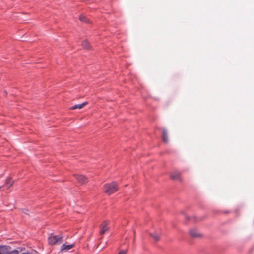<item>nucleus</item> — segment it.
Returning <instances> with one entry per match:
<instances>
[{
	"instance_id": "nucleus-1",
	"label": "nucleus",
	"mask_w": 254,
	"mask_h": 254,
	"mask_svg": "<svg viewBox=\"0 0 254 254\" xmlns=\"http://www.w3.org/2000/svg\"><path fill=\"white\" fill-rule=\"evenodd\" d=\"M104 192L110 195L118 190V186L116 182H112L105 184L104 186Z\"/></svg>"
},
{
	"instance_id": "nucleus-4",
	"label": "nucleus",
	"mask_w": 254,
	"mask_h": 254,
	"mask_svg": "<svg viewBox=\"0 0 254 254\" xmlns=\"http://www.w3.org/2000/svg\"><path fill=\"white\" fill-rule=\"evenodd\" d=\"M11 250V247L7 245L0 246V254H7Z\"/></svg>"
},
{
	"instance_id": "nucleus-14",
	"label": "nucleus",
	"mask_w": 254,
	"mask_h": 254,
	"mask_svg": "<svg viewBox=\"0 0 254 254\" xmlns=\"http://www.w3.org/2000/svg\"><path fill=\"white\" fill-rule=\"evenodd\" d=\"M80 21L83 22H87V18L84 15H81L79 17Z\"/></svg>"
},
{
	"instance_id": "nucleus-7",
	"label": "nucleus",
	"mask_w": 254,
	"mask_h": 254,
	"mask_svg": "<svg viewBox=\"0 0 254 254\" xmlns=\"http://www.w3.org/2000/svg\"><path fill=\"white\" fill-rule=\"evenodd\" d=\"M189 233L190 235L192 237H199L201 235L197 230L195 229H191L190 230Z\"/></svg>"
},
{
	"instance_id": "nucleus-3",
	"label": "nucleus",
	"mask_w": 254,
	"mask_h": 254,
	"mask_svg": "<svg viewBox=\"0 0 254 254\" xmlns=\"http://www.w3.org/2000/svg\"><path fill=\"white\" fill-rule=\"evenodd\" d=\"M74 176L77 181L81 184H86L88 181L87 178L83 175L75 174Z\"/></svg>"
},
{
	"instance_id": "nucleus-6",
	"label": "nucleus",
	"mask_w": 254,
	"mask_h": 254,
	"mask_svg": "<svg viewBox=\"0 0 254 254\" xmlns=\"http://www.w3.org/2000/svg\"><path fill=\"white\" fill-rule=\"evenodd\" d=\"M108 223L107 221L104 222L101 225L100 234L103 235L108 231L109 227H108Z\"/></svg>"
},
{
	"instance_id": "nucleus-8",
	"label": "nucleus",
	"mask_w": 254,
	"mask_h": 254,
	"mask_svg": "<svg viewBox=\"0 0 254 254\" xmlns=\"http://www.w3.org/2000/svg\"><path fill=\"white\" fill-rule=\"evenodd\" d=\"M87 102H85L80 104H77L73 106L72 107L70 108L71 110H75L76 109H82L83 108L85 105L87 104Z\"/></svg>"
},
{
	"instance_id": "nucleus-2",
	"label": "nucleus",
	"mask_w": 254,
	"mask_h": 254,
	"mask_svg": "<svg viewBox=\"0 0 254 254\" xmlns=\"http://www.w3.org/2000/svg\"><path fill=\"white\" fill-rule=\"evenodd\" d=\"M63 237L61 235H51L48 238V242L50 245L60 244Z\"/></svg>"
},
{
	"instance_id": "nucleus-13",
	"label": "nucleus",
	"mask_w": 254,
	"mask_h": 254,
	"mask_svg": "<svg viewBox=\"0 0 254 254\" xmlns=\"http://www.w3.org/2000/svg\"><path fill=\"white\" fill-rule=\"evenodd\" d=\"M150 235L151 237H152L154 238V239L155 241H157L159 240L160 237L158 235H157L156 234H151Z\"/></svg>"
},
{
	"instance_id": "nucleus-5",
	"label": "nucleus",
	"mask_w": 254,
	"mask_h": 254,
	"mask_svg": "<svg viewBox=\"0 0 254 254\" xmlns=\"http://www.w3.org/2000/svg\"><path fill=\"white\" fill-rule=\"evenodd\" d=\"M171 179L175 181H181V174L177 171H174L170 174Z\"/></svg>"
},
{
	"instance_id": "nucleus-17",
	"label": "nucleus",
	"mask_w": 254,
	"mask_h": 254,
	"mask_svg": "<svg viewBox=\"0 0 254 254\" xmlns=\"http://www.w3.org/2000/svg\"><path fill=\"white\" fill-rule=\"evenodd\" d=\"M2 186H0V189L1 188Z\"/></svg>"
},
{
	"instance_id": "nucleus-15",
	"label": "nucleus",
	"mask_w": 254,
	"mask_h": 254,
	"mask_svg": "<svg viewBox=\"0 0 254 254\" xmlns=\"http://www.w3.org/2000/svg\"><path fill=\"white\" fill-rule=\"evenodd\" d=\"M8 254H18V251L17 250H14L12 251H10L8 253Z\"/></svg>"
},
{
	"instance_id": "nucleus-11",
	"label": "nucleus",
	"mask_w": 254,
	"mask_h": 254,
	"mask_svg": "<svg viewBox=\"0 0 254 254\" xmlns=\"http://www.w3.org/2000/svg\"><path fill=\"white\" fill-rule=\"evenodd\" d=\"M82 46L84 48L87 49H90V46L89 42L86 41L84 40L82 43Z\"/></svg>"
},
{
	"instance_id": "nucleus-10",
	"label": "nucleus",
	"mask_w": 254,
	"mask_h": 254,
	"mask_svg": "<svg viewBox=\"0 0 254 254\" xmlns=\"http://www.w3.org/2000/svg\"><path fill=\"white\" fill-rule=\"evenodd\" d=\"M162 139L165 142H168V141L167 131L165 129L162 130Z\"/></svg>"
},
{
	"instance_id": "nucleus-12",
	"label": "nucleus",
	"mask_w": 254,
	"mask_h": 254,
	"mask_svg": "<svg viewBox=\"0 0 254 254\" xmlns=\"http://www.w3.org/2000/svg\"><path fill=\"white\" fill-rule=\"evenodd\" d=\"M13 182L11 180V179L9 178L6 179L5 180V184L8 186V188L12 186L13 185Z\"/></svg>"
},
{
	"instance_id": "nucleus-16",
	"label": "nucleus",
	"mask_w": 254,
	"mask_h": 254,
	"mask_svg": "<svg viewBox=\"0 0 254 254\" xmlns=\"http://www.w3.org/2000/svg\"><path fill=\"white\" fill-rule=\"evenodd\" d=\"M127 250H121L119 252L118 254H126L127 253Z\"/></svg>"
},
{
	"instance_id": "nucleus-9",
	"label": "nucleus",
	"mask_w": 254,
	"mask_h": 254,
	"mask_svg": "<svg viewBox=\"0 0 254 254\" xmlns=\"http://www.w3.org/2000/svg\"><path fill=\"white\" fill-rule=\"evenodd\" d=\"M74 246V244H70V245H66V244H63L61 246V250L62 251H67L73 248Z\"/></svg>"
}]
</instances>
